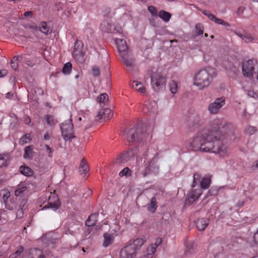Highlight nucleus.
<instances>
[{
    "instance_id": "nucleus-1",
    "label": "nucleus",
    "mask_w": 258,
    "mask_h": 258,
    "mask_svg": "<svg viewBox=\"0 0 258 258\" xmlns=\"http://www.w3.org/2000/svg\"><path fill=\"white\" fill-rule=\"evenodd\" d=\"M227 127L221 120H214L209 127L199 131L190 142V147L195 151L212 152L221 157L227 156L229 148L226 141V135L223 133Z\"/></svg>"
},
{
    "instance_id": "nucleus-2",
    "label": "nucleus",
    "mask_w": 258,
    "mask_h": 258,
    "mask_svg": "<svg viewBox=\"0 0 258 258\" xmlns=\"http://www.w3.org/2000/svg\"><path fill=\"white\" fill-rule=\"evenodd\" d=\"M216 75L215 69L212 67H206L195 74L194 84L198 87L199 89L203 90L210 85L213 79Z\"/></svg>"
},
{
    "instance_id": "nucleus-3",
    "label": "nucleus",
    "mask_w": 258,
    "mask_h": 258,
    "mask_svg": "<svg viewBox=\"0 0 258 258\" xmlns=\"http://www.w3.org/2000/svg\"><path fill=\"white\" fill-rule=\"evenodd\" d=\"M114 40L127 71L132 72L134 67V59L130 56L126 41L123 39L117 38H114Z\"/></svg>"
},
{
    "instance_id": "nucleus-4",
    "label": "nucleus",
    "mask_w": 258,
    "mask_h": 258,
    "mask_svg": "<svg viewBox=\"0 0 258 258\" xmlns=\"http://www.w3.org/2000/svg\"><path fill=\"white\" fill-rule=\"evenodd\" d=\"M158 153L151 160L147 161L146 156L144 158H137V167L138 171H140L144 176L158 170L159 166L157 165Z\"/></svg>"
},
{
    "instance_id": "nucleus-5",
    "label": "nucleus",
    "mask_w": 258,
    "mask_h": 258,
    "mask_svg": "<svg viewBox=\"0 0 258 258\" xmlns=\"http://www.w3.org/2000/svg\"><path fill=\"white\" fill-rule=\"evenodd\" d=\"M145 241L141 238L130 241L129 243L124 246L120 250V258H135Z\"/></svg>"
},
{
    "instance_id": "nucleus-6",
    "label": "nucleus",
    "mask_w": 258,
    "mask_h": 258,
    "mask_svg": "<svg viewBox=\"0 0 258 258\" xmlns=\"http://www.w3.org/2000/svg\"><path fill=\"white\" fill-rule=\"evenodd\" d=\"M242 71L245 77L252 78L254 74L258 72V61L254 59L243 61Z\"/></svg>"
},
{
    "instance_id": "nucleus-7",
    "label": "nucleus",
    "mask_w": 258,
    "mask_h": 258,
    "mask_svg": "<svg viewBox=\"0 0 258 258\" xmlns=\"http://www.w3.org/2000/svg\"><path fill=\"white\" fill-rule=\"evenodd\" d=\"M166 82V78L160 73H153L151 76V85L155 91L163 90L165 88Z\"/></svg>"
},
{
    "instance_id": "nucleus-8",
    "label": "nucleus",
    "mask_w": 258,
    "mask_h": 258,
    "mask_svg": "<svg viewBox=\"0 0 258 258\" xmlns=\"http://www.w3.org/2000/svg\"><path fill=\"white\" fill-rule=\"evenodd\" d=\"M126 138L129 143L142 140L144 137L140 124H137L135 127L125 132Z\"/></svg>"
},
{
    "instance_id": "nucleus-9",
    "label": "nucleus",
    "mask_w": 258,
    "mask_h": 258,
    "mask_svg": "<svg viewBox=\"0 0 258 258\" xmlns=\"http://www.w3.org/2000/svg\"><path fill=\"white\" fill-rule=\"evenodd\" d=\"M60 127L61 135L66 141H71L73 139L75 138V136L74 135L73 124L71 119L67 122L62 123Z\"/></svg>"
},
{
    "instance_id": "nucleus-10",
    "label": "nucleus",
    "mask_w": 258,
    "mask_h": 258,
    "mask_svg": "<svg viewBox=\"0 0 258 258\" xmlns=\"http://www.w3.org/2000/svg\"><path fill=\"white\" fill-rule=\"evenodd\" d=\"M83 44L81 41L76 40L74 45V48L73 51L74 58L79 63H83L85 61V53L83 50Z\"/></svg>"
},
{
    "instance_id": "nucleus-11",
    "label": "nucleus",
    "mask_w": 258,
    "mask_h": 258,
    "mask_svg": "<svg viewBox=\"0 0 258 258\" xmlns=\"http://www.w3.org/2000/svg\"><path fill=\"white\" fill-rule=\"evenodd\" d=\"M225 104V98L221 97L216 98L210 103L208 106V110L210 113L216 114L219 112L221 108Z\"/></svg>"
},
{
    "instance_id": "nucleus-12",
    "label": "nucleus",
    "mask_w": 258,
    "mask_h": 258,
    "mask_svg": "<svg viewBox=\"0 0 258 258\" xmlns=\"http://www.w3.org/2000/svg\"><path fill=\"white\" fill-rule=\"evenodd\" d=\"M100 29L102 31L107 33H118L122 32L121 27L114 24L109 23L107 21H104L100 25Z\"/></svg>"
},
{
    "instance_id": "nucleus-13",
    "label": "nucleus",
    "mask_w": 258,
    "mask_h": 258,
    "mask_svg": "<svg viewBox=\"0 0 258 258\" xmlns=\"http://www.w3.org/2000/svg\"><path fill=\"white\" fill-rule=\"evenodd\" d=\"M162 240L161 238H157L154 243L151 244L147 248L145 258H155V253L158 246L161 244Z\"/></svg>"
},
{
    "instance_id": "nucleus-14",
    "label": "nucleus",
    "mask_w": 258,
    "mask_h": 258,
    "mask_svg": "<svg viewBox=\"0 0 258 258\" xmlns=\"http://www.w3.org/2000/svg\"><path fill=\"white\" fill-rule=\"evenodd\" d=\"M157 104L154 101H146L143 107V112L144 114L150 116H154L157 112Z\"/></svg>"
},
{
    "instance_id": "nucleus-15",
    "label": "nucleus",
    "mask_w": 258,
    "mask_h": 258,
    "mask_svg": "<svg viewBox=\"0 0 258 258\" xmlns=\"http://www.w3.org/2000/svg\"><path fill=\"white\" fill-rule=\"evenodd\" d=\"M60 206V203L59 201L58 197L53 194L49 197L48 200V205L44 206L42 210L51 208L53 211H56L59 208Z\"/></svg>"
},
{
    "instance_id": "nucleus-16",
    "label": "nucleus",
    "mask_w": 258,
    "mask_h": 258,
    "mask_svg": "<svg viewBox=\"0 0 258 258\" xmlns=\"http://www.w3.org/2000/svg\"><path fill=\"white\" fill-rule=\"evenodd\" d=\"M202 194V191L201 188L191 190L189 192L188 197L185 200V204L188 205H191L199 198Z\"/></svg>"
},
{
    "instance_id": "nucleus-17",
    "label": "nucleus",
    "mask_w": 258,
    "mask_h": 258,
    "mask_svg": "<svg viewBox=\"0 0 258 258\" xmlns=\"http://www.w3.org/2000/svg\"><path fill=\"white\" fill-rule=\"evenodd\" d=\"M134 156V151L133 150H129L128 151L118 156L116 159V162L118 164L126 163L132 159Z\"/></svg>"
},
{
    "instance_id": "nucleus-18",
    "label": "nucleus",
    "mask_w": 258,
    "mask_h": 258,
    "mask_svg": "<svg viewBox=\"0 0 258 258\" xmlns=\"http://www.w3.org/2000/svg\"><path fill=\"white\" fill-rule=\"evenodd\" d=\"M2 196L3 201L5 204L6 208L9 210H12L16 207L14 202H12L11 200H9L10 197V192L8 190H3L1 192Z\"/></svg>"
},
{
    "instance_id": "nucleus-19",
    "label": "nucleus",
    "mask_w": 258,
    "mask_h": 258,
    "mask_svg": "<svg viewBox=\"0 0 258 258\" xmlns=\"http://www.w3.org/2000/svg\"><path fill=\"white\" fill-rule=\"evenodd\" d=\"M113 113L110 109L105 108L99 111L97 115V117L99 119H103L104 120H107L111 117Z\"/></svg>"
},
{
    "instance_id": "nucleus-20",
    "label": "nucleus",
    "mask_w": 258,
    "mask_h": 258,
    "mask_svg": "<svg viewBox=\"0 0 258 258\" xmlns=\"http://www.w3.org/2000/svg\"><path fill=\"white\" fill-rule=\"evenodd\" d=\"M131 86L133 89L143 95H145L146 94V88L143 83L137 81H134L132 82Z\"/></svg>"
},
{
    "instance_id": "nucleus-21",
    "label": "nucleus",
    "mask_w": 258,
    "mask_h": 258,
    "mask_svg": "<svg viewBox=\"0 0 258 258\" xmlns=\"http://www.w3.org/2000/svg\"><path fill=\"white\" fill-rule=\"evenodd\" d=\"M10 161V155L8 153L0 154V167L7 166Z\"/></svg>"
},
{
    "instance_id": "nucleus-22",
    "label": "nucleus",
    "mask_w": 258,
    "mask_h": 258,
    "mask_svg": "<svg viewBox=\"0 0 258 258\" xmlns=\"http://www.w3.org/2000/svg\"><path fill=\"white\" fill-rule=\"evenodd\" d=\"M209 225V219L207 218H201L197 220L196 225L199 231H203Z\"/></svg>"
},
{
    "instance_id": "nucleus-23",
    "label": "nucleus",
    "mask_w": 258,
    "mask_h": 258,
    "mask_svg": "<svg viewBox=\"0 0 258 258\" xmlns=\"http://www.w3.org/2000/svg\"><path fill=\"white\" fill-rule=\"evenodd\" d=\"M31 258H45L43 251L38 248H31L29 250Z\"/></svg>"
},
{
    "instance_id": "nucleus-24",
    "label": "nucleus",
    "mask_w": 258,
    "mask_h": 258,
    "mask_svg": "<svg viewBox=\"0 0 258 258\" xmlns=\"http://www.w3.org/2000/svg\"><path fill=\"white\" fill-rule=\"evenodd\" d=\"M104 240L103 243V246L104 247H107L110 245L114 240V236L112 234H110L107 233H105L103 234Z\"/></svg>"
},
{
    "instance_id": "nucleus-25",
    "label": "nucleus",
    "mask_w": 258,
    "mask_h": 258,
    "mask_svg": "<svg viewBox=\"0 0 258 258\" xmlns=\"http://www.w3.org/2000/svg\"><path fill=\"white\" fill-rule=\"evenodd\" d=\"M27 189L25 183H21L18 185L17 188L15 191V196L17 197H22Z\"/></svg>"
},
{
    "instance_id": "nucleus-26",
    "label": "nucleus",
    "mask_w": 258,
    "mask_h": 258,
    "mask_svg": "<svg viewBox=\"0 0 258 258\" xmlns=\"http://www.w3.org/2000/svg\"><path fill=\"white\" fill-rule=\"evenodd\" d=\"M98 216V214H93L89 216L86 221V225L88 227L94 226L97 221Z\"/></svg>"
},
{
    "instance_id": "nucleus-27",
    "label": "nucleus",
    "mask_w": 258,
    "mask_h": 258,
    "mask_svg": "<svg viewBox=\"0 0 258 258\" xmlns=\"http://www.w3.org/2000/svg\"><path fill=\"white\" fill-rule=\"evenodd\" d=\"M89 171V167L86 160L83 158L80 162L79 166V172L80 174H85Z\"/></svg>"
},
{
    "instance_id": "nucleus-28",
    "label": "nucleus",
    "mask_w": 258,
    "mask_h": 258,
    "mask_svg": "<svg viewBox=\"0 0 258 258\" xmlns=\"http://www.w3.org/2000/svg\"><path fill=\"white\" fill-rule=\"evenodd\" d=\"M204 122V119L199 114H197L195 116L193 120V126L195 127H197L199 126L202 125Z\"/></svg>"
},
{
    "instance_id": "nucleus-29",
    "label": "nucleus",
    "mask_w": 258,
    "mask_h": 258,
    "mask_svg": "<svg viewBox=\"0 0 258 258\" xmlns=\"http://www.w3.org/2000/svg\"><path fill=\"white\" fill-rule=\"evenodd\" d=\"M159 17L164 22H167L171 17V15L164 10H161L159 12Z\"/></svg>"
},
{
    "instance_id": "nucleus-30",
    "label": "nucleus",
    "mask_w": 258,
    "mask_h": 258,
    "mask_svg": "<svg viewBox=\"0 0 258 258\" xmlns=\"http://www.w3.org/2000/svg\"><path fill=\"white\" fill-rule=\"evenodd\" d=\"M238 35L246 43L252 42L254 40V37H253L250 34L247 33L239 34Z\"/></svg>"
},
{
    "instance_id": "nucleus-31",
    "label": "nucleus",
    "mask_w": 258,
    "mask_h": 258,
    "mask_svg": "<svg viewBox=\"0 0 258 258\" xmlns=\"http://www.w3.org/2000/svg\"><path fill=\"white\" fill-rule=\"evenodd\" d=\"M211 183V179L209 177H204L201 181V189H207L208 188Z\"/></svg>"
},
{
    "instance_id": "nucleus-32",
    "label": "nucleus",
    "mask_w": 258,
    "mask_h": 258,
    "mask_svg": "<svg viewBox=\"0 0 258 258\" xmlns=\"http://www.w3.org/2000/svg\"><path fill=\"white\" fill-rule=\"evenodd\" d=\"M19 170L22 174L25 176H30L33 174L32 170L27 166H21Z\"/></svg>"
},
{
    "instance_id": "nucleus-33",
    "label": "nucleus",
    "mask_w": 258,
    "mask_h": 258,
    "mask_svg": "<svg viewBox=\"0 0 258 258\" xmlns=\"http://www.w3.org/2000/svg\"><path fill=\"white\" fill-rule=\"evenodd\" d=\"M157 201L155 197L151 199L150 204L148 206V209L149 211L154 212L157 208Z\"/></svg>"
},
{
    "instance_id": "nucleus-34",
    "label": "nucleus",
    "mask_w": 258,
    "mask_h": 258,
    "mask_svg": "<svg viewBox=\"0 0 258 258\" xmlns=\"http://www.w3.org/2000/svg\"><path fill=\"white\" fill-rule=\"evenodd\" d=\"M195 250L193 247L192 244L189 243L186 244V248L185 249L184 254L186 256H190L192 253H195Z\"/></svg>"
},
{
    "instance_id": "nucleus-35",
    "label": "nucleus",
    "mask_w": 258,
    "mask_h": 258,
    "mask_svg": "<svg viewBox=\"0 0 258 258\" xmlns=\"http://www.w3.org/2000/svg\"><path fill=\"white\" fill-rule=\"evenodd\" d=\"M170 90L173 94L177 93L178 91V85L176 81L171 80L169 83Z\"/></svg>"
},
{
    "instance_id": "nucleus-36",
    "label": "nucleus",
    "mask_w": 258,
    "mask_h": 258,
    "mask_svg": "<svg viewBox=\"0 0 258 258\" xmlns=\"http://www.w3.org/2000/svg\"><path fill=\"white\" fill-rule=\"evenodd\" d=\"M97 100L100 103L106 105L108 101V96L106 93H102L97 98Z\"/></svg>"
},
{
    "instance_id": "nucleus-37",
    "label": "nucleus",
    "mask_w": 258,
    "mask_h": 258,
    "mask_svg": "<svg viewBox=\"0 0 258 258\" xmlns=\"http://www.w3.org/2000/svg\"><path fill=\"white\" fill-rule=\"evenodd\" d=\"M40 31L45 35H48L49 31V28L47 27L46 23L42 22L39 27Z\"/></svg>"
},
{
    "instance_id": "nucleus-38",
    "label": "nucleus",
    "mask_w": 258,
    "mask_h": 258,
    "mask_svg": "<svg viewBox=\"0 0 258 258\" xmlns=\"http://www.w3.org/2000/svg\"><path fill=\"white\" fill-rule=\"evenodd\" d=\"M33 153V147L31 146H27L25 148V153L24 154V158H30L32 155Z\"/></svg>"
},
{
    "instance_id": "nucleus-39",
    "label": "nucleus",
    "mask_w": 258,
    "mask_h": 258,
    "mask_svg": "<svg viewBox=\"0 0 258 258\" xmlns=\"http://www.w3.org/2000/svg\"><path fill=\"white\" fill-rule=\"evenodd\" d=\"M256 132V128L254 126L248 125L244 130V133L247 135H253Z\"/></svg>"
},
{
    "instance_id": "nucleus-40",
    "label": "nucleus",
    "mask_w": 258,
    "mask_h": 258,
    "mask_svg": "<svg viewBox=\"0 0 258 258\" xmlns=\"http://www.w3.org/2000/svg\"><path fill=\"white\" fill-rule=\"evenodd\" d=\"M46 120L47 123L50 126L54 125L56 122V120L54 119V116L50 114L46 116Z\"/></svg>"
},
{
    "instance_id": "nucleus-41",
    "label": "nucleus",
    "mask_w": 258,
    "mask_h": 258,
    "mask_svg": "<svg viewBox=\"0 0 258 258\" xmlns=\"http://www.w3.org/2000/svg\"><path fill=\"white\" fill-rule=\"evenodd\" d=\"M72 68V64L71 62H67L64 64L62 68V73L64 74L68 75L70 73Z\"/></svg>"
},
{
    "instance_id": "nucleus-42",
    "label": "nucleus",
    "mask_w": 258,
    "mask_h": 258,
    "mask_svg": "<svg viewBox=\"0 0 258 258\" xmlns=\"http://www.w3.org/2000/svg\"><path fill=\"white\" fill-rule=\"evenodd\" d=\"M31 140L30 135L29 134H26L23 136L20 140V144L24 145L29 143Z\"/></svg>"
},
{
    "instance_id": "nucleus-43",
    "label": "nucleus",
    "mask_w": 258,
    "mask_h": 258,
    "mask_svg": "<svg viewBox=\"0 0 258 258\" xmlns=\"http://www.w3.org/2000/svg\"><path fill=\"white\" fill-rule=\"evenodd\" d=\"M24 251V248L22 246H20L17 248V250L14 253L11 255V258H17V257L21 255Z\"/></svg>"
},
{
    "instance_id": "nucleus-44",
    "label": "nucleus",
    "mask_w": 258,
    "mask_h": 258,
    "mask_svg": "<svg viewBox=\"0 0 258 258\" xmlns=\"http://www.w3.org/2000/svg\"><path fill=\"white\" fill-rule=\"evenodd\" d=\"M196 31L195 33L197 36L203 34L204 27L202 24L200 23L197 24L195 26Z\"/></svg>"
},
{
    "instance_id": "nucleus-45",
    "label": "nucleus",
    "mask_w": 258,
    "mask_h": 258,
    "mask_svg": "<svg viewBox=\"0 0 258 258\" xmlns=\"http://www.w3.org/2000/svg\"><path fill=\"white\" fill-rule=\"evenodd\" d=\"M119 175L120 177L123 176H131L132 175V171L128 167H125L121 171H120Z\"/></svg>"
},
{
    "instance_id": "nucleus-46",
    "label": "nucleus",
    "mask_w": 258,
    "mask_h": 258,
    "mask_svg": "<svg viewBox=\"0 0 258 258\" xmlns=\"http://www.w3.org/2000/svg\"><path fill=\"white\" fill-rule=\"evenodd\" d=\"M18 56H15L12 60H11V67L12 68V69L14 70H16L18 68Z\"/></svg>"
},
{
    "instance_id": "nucleus-47",
    "label": "nucleus",
    "mask_w": 258,
    "mask_h": 258,
    "mask_svg": "<svg viewBox=\"0 0 258 258\" xmlns=\"http://www.w3.org/2000/svg\"><path fill=\"white\" fill-rule=\"evenodd\" d=\"M148 10L151 14L152 16L157 17L158 13L156 8L154 6H150L148 7Z\"/></svg>"
},
{
    "instance_id": "nucleus-48",
    "label": "nucleus",
    "mask_w": 258,
    "mask_h": 258,
    "mask_svg": "<svg viewBox=\"0 0 258 258\" xmlns=\"http://www.w3.org/2000/svg\"><path fill=\"white\" fill-rule=\"evenodd\" d=\"M215 22L218 24L222 25H224L226 27L230 26V25L229 23H228L227 22H225V21H224L221 19H218L217 18H216Z\"/></svg>"
},
{
    "instance_id": "nucleus-49",
    "label": "nucleus",
    "mask_w": 258,
    "mask_h": 258,
    "mask_svg": "<svg viewBox=\"0 0 258 258\" xmlns=\"http://www.w3.org/2000/svg\"><path fill=\"white\" fill-rule=\"evenodd\" d=\"M92 74L94 77H97L100 75V70L98 67L94 66L92 69Z\"/></svg>"
},
{
    "instance_id": "nucleus-50",
    "label": "nucleus",
    "mask_w": 258,
    "mask_h": 258,
    "mask_svg": "<svg viewBox=\"0 0 258 258\" xmlns=\"http://www.w3.org/2000/svg\"><path fill=\"white\" fill-rule=\"evenodd\" d=\"M247 95L248 96L252 97L254 99H256L258 98V94L253 90L248 91Z\"/></svg>"
},
{
    "instance_id": "nucleus-51",
    "label": "nucleus",
    "mask_w": 258,
    "mask_h": 258,
    "mask_svg": "<svg viewBox=\"0 0 258 258\" xmlns=\"http://www.w3.org/2000/svg\"><path fill=\"white\" fill-rule=\"evenodd\" d=\"M203 14L207 16L209 18V19H210L211 21H213L215 22V19L216 18L215 16H214V15L210 13L209 12H207L206 11H204L203 12Z\"/></svg>"
},
{
    "instance_id": "nucleus-52",
    "label": "nucleus",
    "mask_w": 258,
    "mask_h": 258,
    "mask_svg": "<svg viewBox=\"0 0 258 258\" xmlns=\"http://www.w3.org/2000/svg\"><path fill=\"white\" fill-rule=\"evenodd\" d=\"M200 179V175L198 174H195L194 175V180H193V183H192V187H195L197 185V181H199Z\"/></svg>"
},
{
    "instance_id": "nucleus-53",
    "label": "nucleus",
    "mask_w": 258,
    "mask_h": 258,
    "mask_svg": "<svg viewBox=\"0 0 258 258\" xmlns=\"http://www.w3.org/2000/svg\"><path fill=\"white\" fill-rule=\"evenodd\" d=\"M45 147L48 151V153L47 154L48 156L50 158L52 157L53 154V150L51 148H50L48 145H45Z\"/></svg>"
},
{
    "instance_id": "nucleus-54",
    "label": "nucleus",
    "mask_w": 258,
    "mask_h": 258,
    "mask_svg": "<svg viewBox=\"0 0 258 258\" xmlns=\"http://www.w3.org/2000/svg\"><path fill=\"white\" fill-rule=\"evenodd\" d=\"M24 122L26 124H28L31 122V119L30 117L27 115H25L23 117Z\"/></svg>"
},
{
    "instance_id": "nucleus-55",
    "label": "nucleus",
    "mask_w": 258,
    "mask_h": 258,
    "mask_svg": "<svg viewBox=\"0 0 258 258\" xmlns=\"http://www.w3.org/2000/svg\"><path fill=\"white\" fill-rule=\"evenodd\" d=\"M253 240L255 244H258V230L253 235Z\"/></svg>"
},
{
    "instance_id": "nucleus-56",
    "label": "nucleus",
    "mask_w": 258,
    "mask_h": 258,
    "mask_svg": "<svg viewBox=\"0 0 258 258\" xmlns=\"http://www.w3.org/2000/svg\"><path fill=\"white\" fill-rule=\"evenodd\" d=\"M33 15V12L32 11H26L24 13V16L25 17L32 16Z\"/></svg>"
},
{
    "instance_id": "nucleus-57",
    "label": "nucleus",
    "mask_w": 258,
    "mask_h": 258,
    "mask_svg": "<svg viewBox=\"0 0 258 258\" xmlns=\"http://www.w3.org/2000/svg\"><path fill=\"white\" fill-rule=\"evenodd\" d=\"M43 138L45 140H49L50 138V135L48 133H46L44 135Z\"/></svg>"
},
{
    "instance_id": "nucleus-58",
    "label": "nucleus",
    "mask_w": 258,
    "mask_h": 258,
    "mask_svg": "<svg viewBox=\"0 0 258 258\" xmlns=\"http://www.w3.org/2000/svg\"><path fill=\"white\" fill-rule=\"evenodd\" d=\"M6 74H7L6 71H5V70L0 71V77H4V76L6 75Z\"/></svg>"
},
{
    "instance_id": "nucleus-59",
    "label": "nucleus",
    "mask_w": 258,
    "mask_h": 258,
    "mask_svg": "<svg viewBox=\"0 0 258 258\" xmlns=\"http://www.w3.org/2000/svg\"><path fill=\"white\" fill-rule=\"evenodd\" d=\"M244 204L243 201H240L237 203V205H238L239 207H241Z\"/></svg>"
},
{
    "instance_id": "nucleus-60",
    "label": "nucleus",
    "mask_w": 258,
    "mask_h": 258,
    "mask_svg": "<svg viewBox=\"0 0 258 258\" xmlns=\"http://www.w3.org/2000/svg\"><path fill=\"white\" fill-rule=\"evenodd\" d=\"M12 96V95L11 94V93L9 92L8 93L6 94V97L7 98H10L11 97V96Z\"/></svg>"
},
{
    "instance_id": "nucleus-61",
    "label": "nucleus",
    "mask_w": 258,
    "mask_h": 258,
    "mask_svg": "<svg viewBox=\"0 0 258 258\" xmlns=\"http://www.w3.org/2000/svg\"><path fill=\"white\" fill-rule=\"evenodd\" d=\"M255 166L258 168V160L256 162Z\"/></svg>"
},
{
    "instance_id": "nucleus-62",
    "label": "nucleus",
    "mask_w": 258,
    "mask_h": 258,
    "mask_svg": "<svg viewBox=\"0 0 258 258\" xmlns=\"http://www.w3.org/2000/svg\"><path fill=\"white\" fill-rule=\"evenodd\" d=\"M204 35H205V37H207L208 36V35L207 33H205Z\"/></svg>"
},
{
    "instance_id": "nucleus-63",
    "label": "nucleus",
    "mask_w": 258,
    "mask_h": 258,
    "mask_svg": "<svg viewBox=\"0 0 258 258\" xmlns=\"http://www.w3.org/2000/svg\"><path fill=\"white\" fill-rule=\"evenodd\" d=\"M3 183V180L0 179V185L2 184Z\"/></svg>"
},
{
    "instance_id": "nucleus-64",
    "label": "nucleus",
    "mask_w": 258,
    "mask_h": 258,
    "mask_svg": "<svg viewBox=\"0 0 258 258\" xmlns=\"http://www.w3.org/2000/svg\"><path fill=\"white\" fill-rule=\"evenodd\" d=\"M78 119H79V121H81L82 120V118L81 117H80Z\"/></svg>"
}]
</instances>
